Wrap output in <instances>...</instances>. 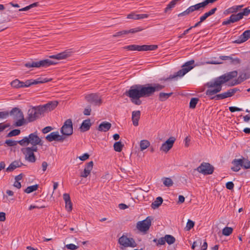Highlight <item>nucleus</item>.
<instances>
[{
    "label": "nucleus",
    "instance_id": "f257e3e1",
    "mask_svg": "<svg viewBox=\"0 0 250 250\" xmlns=\"http://www.w3.org/2000/svg\"><path fill=\"white\" fill-rule=\"evenodd\" d=\"M164 87V85L159 83L145 85L136 84L132 86L129 90L126 91L125 95L131 99H140L149 97L155 92L160 91Z\"/></svg>",
    "mask_w": 250,
    "mask_h": 250
},
{
    "label": "nucleus",
    "instance_id": "f03ea898",
    "mask_svg": "<svg viewBox=\"0 0 250 250\" xmlns=\"http://www.w3.org/2000/svg\"><path fill=\"white\" fill-rule=\"evenodd\" d=\"M237 74V71H231L208 82L206 84V86L208 89L206 91V95L210 96L220 92L222 90V84L236 77Z\"/></svg>",
    "mask_w": 250,
    "mask_h": 250
},
{
    "label": "nucleus",
    "instance_id": "7ed1b4c3",
    "mask_svg": "<svg viewBox=\"0 0 250 250\" xmlns=\"http://www.w3.org/2000/svg\"><path fill=\"white\" fill-rule=\"evenodd\" d=\"M19 144L22 146L26 147L29 145L32 146L31 147H37V146H42L43 145L42 141L38 136L37 132L24 137L22 139L19 141Z\"/></svg>",
    "mask_w": 250,
    "mask_h": 250
},
{
    "label": "nucleus",
    "instance_id": "20e7f679",
    "mask_svg": "<svg viewBox=\"0 0 250 250\" xmlns=\"http://www.w3.org/2000/svg\"><path fill=\"white\" fill-rule=\"evenodd\" d=\"M199 65L198 64H195V62L193 60L187 62L182 66L181 70H179L175 74L170 75L169 78H167L166 80L173 79L177 77H182L194 67Z\"/></svg>",
    "mask_w": 250,
    "mask_h": 250
},
{
    "label": "nucleus",
    "instance_id": "39448f33",
    "mask_svg": "<svg viewBox=\"0 0 250 250\" xmlns=\"http://www.w3.org/2000/svg\"><path fill=\"white\" fill-rule=\"evenodd\" d=\"M21 149L22 153L24 155L25 160L30 163H35L37 158L34 152L38 151L37 147L24 146Z\"/></svg>",
    "mask_w": 250,
    "mask_h": 250
},
{
    "label": "nucleus",
    "instance_id": "423d86ee",
    "mask_svg": "<svg viewBox=\"0 0 250 250\" xmlns=\"http://www.w3.org/2000/svg\"><path fill=\"white\" fill-rule=\"evenodd\" d=\"M56 61H52L49 59L42 60L39 62H28L26 63L24 65L26 67H46L51 65H55L57 63Z\"/></svg>",
    "mask_w": 250,
    "mask_h": 250
},
{
    "label": "nucleus",
    "instance_id": "0eeeda50",
    "mask_svg": "<svg viewBox=\"0 0 250 250\" xmlns=\"http://www.w3.org/2000/svg\"><path fill=\"white\" fill-rule=\"evenodd\" d=\"M218 0H205L202 2L189 6L185 11L187 15L195 11L203 10L209 4H212Z\"/></svg>",
    "mask_w": 250,
    "mask_h": 250
},
{
    "label": "nucleus",
    "instance_id": "6e6552de",
    "mask_svg": "<svg viewBox=\"0 0 250 250\" xmlns=\"http://www.w3.org/2000/svg\"><path fill=\"white\" fill-rule=\"evenodd\" d=\"M10 114L11 116H13L15 119L17 120L14 124L15 126H21L24 124V116L21 110L17 107L14 108L10 111Z\"/></svg>",
    "mask_w": 250,
    "mask_h": 250
},
{
    "label": "nucleus",
    "instance_id": "1a4fd4ad",
    "mask_svg": "<svg viewBox=\"0 0 250 250\" xmlns=\"http://www.w3.org/2000/svg\"><path fill=\"white\" fill-rule=\"evenodd\" d=\"M40 106H34L28 110L27 120L29 122H32L37 119L43 113Z\"/></svg>",
    "mask_w": 250,
    "mask_h": 250
},
{
    "label": "nucleus",
    "instance_id": "9d476101",
    "mask_svg": "<svg viewBox=\"0 0 250 250\" xmlns=\"http://www.w3.org/2000/svg\"><path fill=\"white\" fill-rule=\"evenodd\" d=\"M118 243L122 246L121 247L122 249L127 247L134 248L137 245L133 238H128L125 235H123L119 238Z\"/></svg>",
    "mask_w": 250,
    "mask_h": 250
},
{
    "label": "nucleus",
    "instance_id": "9b49d317",
    "mask_svg": "<svg viewBox=\"0 0 250 250\" xmlns=\"http://www.w3.org/2000/svg\"><path fill=\"white\" fill-rule=\"evenodd\" d=\"M61 132L63 135L70 136L73 134V124L70 119L66 120L61 128Z\"/></svg>",
    "mask_w": 250,
    "mask_h": 250
},
{
    "label": "nucleus",
    "instance_id": "f8f14e48",
    "mask_svg": "<svg viewBox=\"0 0 250 250\" xmlns=\"http://www.w3.org/2000/svg\"><path fill=\"white\" fill-rule=\"evenodd\" d=\"M151 217L148 216L146 219L138 222L136 224L137 229L141 232L147 231L151 226Z\"/></svg>",
    "mask_w": 250,
    "mask_h": 250
},
{
    "label": "nucleus",
    "instance_id": "ddd939ff",
    "mask_svg": "<svg viewBox=\"0 0 250 250\" xmlns=\"http://www.w3.org/2000/svg\"><path fill=\"white\" fill-rule=\"evenodd\" d=\"M199 173L204 175H209L213 173L214 167L208 163H202L197 168Z\"/></svg>",
    "mask_w": 250,
    "mask_h": 250
},
{
    "label": "nucleus",
    "instance_id": "4468645a",
    "mask_svg": "<svg viewBox=\"0 0 250 250\" xmlns=\"http://www.w3.org/2000/svg\"><path fill=\"white\" fill-rule=\"evenodd\" d=\"M85 98L87 102L95 105H100L102 103L101 97L96 93L87 94Z\"/></svg>",
    "mask_w": 250,
    "mask_h": 250
},
{
    "label": "nucleus",
    "instance_id": "2eb2a0df",
    "mask_svg": "<svg viewBox=\"0 0 250 250\" xmlns=\"http://www.w3.org/2000/svg\"><path fill=\"white\" fill-rule=\"evenodd\" d=\"M52 80L51 79H47L44 78H39L36 80H28L25 82H23L22 87H28L33 84H38L39 83H45L50 82Z\"/></svg>",
    "mask_w": 250,
    "mask_h": 250
},
{
    "label": "nucleus",
    "instance_id": "dca6fc26",
    "mask_svg": "<svg viewBox=\"0 0 250 250\" xmlns=\"http://www.w3.org/2000/svg\"><path fill=\"white\" fill-rule=\"evenodd\" d=\"M239 89L237 88H234L228 90L227 91L221 94H217L214 97H211L210 99L220 100L224 99L233 96Z\"/></svg>",
    "mask_w": 250,
    "mask_h": 250
},
{
    "label": "nucleus",
    "instance_id": "f3484780",
    "mask_svg": "<svg viewBox=\"0 0 250 250\" xmlns=\"http://www.w3.org/2000/svg\"><path fill=\"white\" fill-rule=\"evenodd\" d=\"M175 139L173 137H170L164 143H163L160 148V150L165 152L168 151L173 146Z\"/></svg>",
    "mask_w": 250,
    "mask_h": 250
},
{
    "label": "nucleus",
    "instance_id": "a211bd4d",
    "mask_svg": "<svg viewBox=\"0 0 250 250\" xmlns=\"http://www.w3.org/2000/svg\"><path fill=\"white\" fill-rule=\"evenodd\" d=\"M58 103L57 101H51L42 105H40L42 113L50 111L56 108Z\"/></svg>",
    "mask_w": 250,
    "mask_h": 250
},
{
    "label": "nucleus",
    "instance_id": "6ab92c4d",
    "mask_svg": "<svg viewBox=\"0 0 250 250\" xmlns=\"http://www.w3.org/2000/svg\"><path fill=\"white\" fill-rule=\"evenodd\" d=\"M250 38V30H247L244 31L242 34H241L237 40L233 41L234 43H241L247 41Z\"/></svg>",
    "mask_w": 250,
    "mask_h": 250
},
{
    "label": "nucleus",
    "instance_id": "aec40b11",
    "mask_svg": "<svg viewBox=\"0 0 250 250\" xmlns=\"http://www.w3.org/2000/svg\"><path fill=\"white\" fill-rule=\"evenodd\" d=\"M93 161L89 162L85 166L84 170L81 173L80 176L83 178H86L90 174L93 168Z\"/></svg>",
    "mask_w": 250,
    "mask_h": 250
},
{
    "label": "nucleus",
    "instance_id": "412c9836",
    "mask_svg": "<svg viewBox=\"0 0 250 250\" xmlns=\"http://www.w3.org/2000/svg\"><path fill=\"white\" fill-rule=\"evenodd\" d=\"M70 56V52L65 51L63 52L57 54L56 55L50 56V59H54L57 60L64 59Z\"/></svg>",
    "mask_w": 250,
    "mask_h": 250
},
{
    "label": "nucleus",
    "instance_id": "4be33fe9",
    "mask_svg": "<svg viewBox=\"0 0 250 250\" xmlns=\"http://www.w3.org/2000/svg\"><path fill=\"white\" fill-rule=\"evenodd\" d=\"M148 17V15L146 14H136L134 13H131L127 15V18L134 20H142Z\"/></svg>",
    "mask_w": 250,
    "mask_h": 250
},
{
    "label": "nucleus",
    "instance_id": "5701e85b",
    "mask_svg": "<svg viewBox=\"0 0 250 250\" xmlns=\"http://www.w3.org/2000/svg\"><path fill=\"white\" fill-rule=\"evenodd\" d=\"M233 167H231V169L235 172L238 171L242 167V161L241 159H235L232 162Z\"/></svg>",
    "mask_w": 250,
    "mask_h": 250
},
{
    "label": "nucleus",
    "instance_id": "b1692460",
    "mask_svg": "<svg viewBox=\"0 0 250 250\" xmlns=\"http://www.w3.org/2000/svg\"><path fill=\"white\" fill-rule=\"evenodd\" d=\"M111 127V124L107 122H103L100 124L98 127V130L102 132H106L108 131Z\"/></svg>",
    "mask_w": 250,
    "mask_h": 250
},
{
    "label": "nucleus",
    "instance_id": "393cba45",
    "mask_svg": "<svg viewBox=\"0 0 250 250\" xmlns=\"http://www.w3.org/2000/svg\"><path fill=\"white\" fill-rule=\"evenodd\" d=\"M23 164L21 161H15L13 162L6 168V171H12L17 167H21Z\"/></svg>",
    "mask_w": 250,
    "mask_h": 250
},
{
    "label": "nucleus",
    "instance_id": "a878e982",
    "mask_svg": "<svg viewBox=\"0 0 250 250\" xmlns=\"http://www.w3.org/2000/svg\"><path fill=\"white\" fill-rule=\"evenodd\" d=\"M141 112L140 111H134L132 113V121L134 126L138 125L139 120L140 118Z\"/></svg>",
    "mask_w": 250,
    "mask_h": 250
},
{
    "label": "nucleus",
    "instance_id": "bb28decb",
    "mask_svg": "<svg viewBox=\"0 0 250 250\" xmlns=\"http://www.w3.org/2000/svg\"><path fill=\"white\" fill-rule=\"evenodd\" d=\"M91 125L90 120H85L83 122L80 129L82 132H85L89 129Z\"/></svg>",
    "mask_w": 250,
    "mask_h": 250
},
{
    "label": "nucleus",
    "instance_id": "cd10ccee",
    "mask_svg": "<svg viewBox=\"0 0 250 250\" xmlns=\"http://www.w3.org/2000/svg\"><path fill=\"white\" fill-rule=\"evenodd\" d=\"M158 48L157 45H139L138 51L155 50Z\"/></svg>",
    "mask_w": 250,
    "mask_h": 250
},
{
    "label": "nucleus",
    "instance_id": "c85d7f7f",
    "mask_svg": "<svg viewBox=\"0 0 250 250\" xmlns=\"http://www.w3.org/2000/svg\"><path fill=\"white\" fill-rule=\"evenodd\" d=\"M58 138V132H52L46 136V139L49 142H52L53 141H57Z\"/></svg>",
    "mask_w": 250,
    "mask_h": 250
},
{
    "label": "nucleus",
    "instance_id": "c756f323",
    "mask_svg": "<svg viewBox=\"0 0 250 250\" xmlns=\"http://www.w3.org/2000/svg\"><path fill=\"white\" fill-rule=\"evenodd\" d=\"M247 79V75L246 73L242 74L239 76L238 77V80H234L233 82H232L230 85L233 86L235 85H237L239 83H240L241 82L244 81V80H246Z\"/></svg>",
    "mask_w": 250,
    "mask_h": 250
},
{
    "label": "nucleus",
    "instance_id": "7c9ffc66",
    "mask_svg": "<svg viewBox=\"0 0 250 250\" xmlns=\"http://www.w3.org/2000/svg\"><path fill=\"white\" fill-rule=\"evenodd\" d=\"M163 199L161 197H158L156 200L151 204V208L153 209L158 208L163 203Z\"/></svg>",
    "mask_w": 250,
    "mask_h": 250
},
{
    "label": "nucleus",
    "instance_id": "2f4dec72",
    "mask_svg": "<svg viewBox=\"0 0 250 250\" xmlns=\"http://www.w3.org/2000/svg\"><path fill=\"white\" fill-rule=\"evenodd\" d=\"M173 94L172 92L170 93H164L161 92L159 95V99L160 101H165L167 100L170 96Z\"/></svg>",
    "mask_w": 250,
    "mask_h": 250
},
{
    "label": "nucleus",
    "instance_id": "473e14b6",
    "mask_svg": "<svg viewBox=\"0 0 250 250\" xmlns=\"http://www.w3.org/2000/svg\"><path fill=\"white\" fill-rule=\"evenodd\" d=\"M150 146V143L146 140H143L141 141L140 143V146L141 151L147 148Z\"/></svg>",
    "mask_w": 250,
    "mask_h": 250
},
{
    "label": "nucleus",
    "instance_id": "72a5a7b5",
    "mask_svg": "<svg viewBox=\"0 0 250 250\" xmlns=\"http://www.w3.org/2000/svg\"><path fill=\"white\" fill-rule=\"evenodd\" d=\"M22 84H23V82H21L18 79H16L11 83V86L16 88H21Z\"/></svg>",
    "mask_w": 250,
    "mask_h": 250
},
{
    "label": "nucleus",
    "instance_id": "f704fd0d",
    "mask_svg": "<svg viewBox=\"0 0 250 250\" xmlns=\"http://www.w3.org/2000/svg\"><path fill=\"white\" fill-rule=\"evenodd\" d=\"M124 146L121 142L119 141L114 143L113 145L114 149L117 152H121Z\"/></svg>",
    "mask_w": 250,
    "mask_h": 250
},
{
    "label": "nucleus",
    "instance_id": "c9c22d12",
    "mask_svg": "<svg viewBox=\"0 0 250 250\" xmlns=\"http://www.w3.org/2000/svg\"><path fill=\"white\" fill-rule=\"evenodd\" d=\"M164 237L165 242L169 245L173 244L175 241V238L171 235L167 234Z\"/></svg>",
    "mask_w": 250,
    "mask_h": 250
},
{
    "label": "nucleus",
    "instance_id": "e433bc0d",
    "mask_svg": "<svg viewBox=\"0 0 250 250\" xmlns=\"http://www.w3.org/2000/svg\"><path fill=\"white\" fill-rule=\"evenodd\" d=\"M242 161V167L245 169L250 168V161L245 158L241 159Z\"/></svg>",
    "mask_w": 250,
    "mask_h": 250
},
{
    "label": "nucleus",
    "instance_id": "4c0bfd02",
    "mask_svg": "<svg viewBox=\"0 0 250 250\" xmlns=\"http://www.w3.org/2000/svg\"><path fill=\"white\" fill-rule=\"evenodd\" d=\"M243 7V5H236L232 6L229 9H228L226 12L228 14L233 13L234 12H236L238 11L241 7Z\"/></svg>",
    "mask_w": 250,
    "mask_h": 250
},
{
    "label": "nucleus",
    "instance_id": "58836bf2",
    "mask_svg": "<svg viewBox=\"0 0 250 250\" xmlns=\"http://www.w3.org/2000/svg\"><path fill=\"white\" fill-rule=\"evenodd\" d=\"M229 18L230 21L232 22V23H234L242 19L241 15L239 13L237 14H232L230 16Z\"/></svg>",
    "mask_w": 250,
    "mask_h": 250
},
{
    "label": "nucleus",
    "instance_id": "ea45409f",
    "mask_svg": "<svg viewBox=\"0 0 250 250\" xmlns=\"http://www.w3.org/2000/svg\"><path fill=\"white\" fill-rule=\"evenodd\" d=\"M234 55L230 56L229 60L230 61V63L233 65H237L241 63V60L238 58H234Z\"/></svg>",
    "mask_w": 250,
    "mask_h": 250
},
{
    "label": "nucleus",
    "instance_id": "a19ab883",
    "mask_svg": "<svg viewBox=\"0 0 250 250\" xmlns=\"http://www.w3.org/2000/svg\"><path fill=\"white\" fill-rule=\"evenodd\" d=\"M38 187V185L29 186L24 190V192L27 193H30L37 190Z\"/></svg>",
    "mask_w": 250,
    "mask_h": 250
},
{
    "label": "nucleus",
    "instance_id": "79ce46f5",
    "mask_svg": "<svg viewBox=\"0 0 250 250\" xmlns=\"http://www.w3.org/2000/svg\"><path fill=\"white\" fill-rule=\"evenodd\" d=\"M164 185L167 187H171L173 185V181L169 178H165L163 179Z\"/></svg>",
    "mask_w": 250,
    "mask_h": 250
},
{
    "label": "nucleus",
    "instance_id": "37998d69",
    "mask_svg": "<svg viewBox=\"0 0 250 250\" xmlns=\"http://www.w3.org/2000/svg\"><path fill=\"white\" fill-rule=\"evenodd\" d=\"M233 229L230 227H225L222 230V234L225 236H229L232 233Z\"/></svg>",
    "mask_w": 250,
    "mask_h": 250
},
{
    "label": "nucleus",
    "instance_id": "c03bdc74",
    "mask_svg": "<svg viewBox=\"0 0 250 250\" xmlns=\"http://www.w3.org/2000/svg\"><path fill=\"white\" fill-rule=\"evenodd\" d=\"M198 99L196 98H192L190 100V103H189V107L190 108H194L198 103Z\"/></svg>",
    "mask_w": 250,
    "mask_h": 250
},
{
    "label": "nucleus",
    "instance_id": "a18cd8bd",
    "mask_svg": "<svg viewBox=\"0 0 250 250\" xmlns=\"http://www.w3.org/2000/svg\"><path fill=\"white\" fill-rule=\"evenodd\" d=\"M144 30V28H143L141 27H137L131 29L130 30H127V34L131 33V34H134L136 33H137L140 31H142Z\"/></svg>",
    "mask_w": 250,
    "mask_h": 250
},
{
    "label": "nucleus",
    "instance_id": "49530a36",
    "mask_svg": "<svg viewBox=\"0 0 250 250\" xmlns=\"http://www.w3.org/2000/svg\"><path fill=\"white\" fill-rule=\"evenodd\" d=\"M176 3L172 0L170 2V3L167 5V7L165 9V12L166 13L168 12L169 11H170L171 9L174 7L175 6Z\"/></svg>",
    "mask_w": 250,
    "mask_h": 250
},
{
    "label": "nucleus",
    "instance_id": "de8ad7c7",
    "mask_svg": "<svg viewBox=\"0 0 250 250\" xmlns=\"http://www.w3.org/2000/svg\"><path fill=\"white\" fill-rule=\"evenodd\" d=\"M21 131L20 129H15L14 130H12L10 132L8 133L7 134L8 137H11L15 136L18 135L20 134Z\"/></svg>",
    "mask_w": 250,
    "mask_h": 250
},
{
    "label": "nucleus",
    "instance_id": "09e8293b",
    "mask_svg": "<svg viewBox=\"0 0 250 250\" xmlns=\"http://www.w3.org/2000/svg\"><path fill=\"white\" fill-rule=\"evenodd\" d=\"M153 241L155 243H156L157 246L158 245H163L166 243L165 241V237H161L159 239H154Z\"/></svg>",
    "mask_w": 250,
    "mask_h": 250
},
{
    "label": "nucleus",
    "instance_id": "8fccbe9b",
    "mask_svg": "<svg viewBox=\"0 0 250 250\" xmlns=\"http://www.w3.org/2000/svg\"><path fill=\"white\" fill-rule=\"evenodd\" d=\"M5 143L7 145V146H16L18 144H19V141H14L12 140L8 139L6 140L5 142Z\"/></svg>",
    "mask_w": 250,
    "mask_h": 250
},
{
    "label": "nucleus",
    "instance_id": "3c124183",
    "mask_svg": "<svg viewBox=\"0 0 250 250\" xmlns=\"http://www.w3.org/2000/svg\"><path fill=\"white\" fill-rule=\"evenodd\" d=\"M125 49L131 50V51H138L139 45L133 44L130 45L128 46H126L125 47Z\"/></svg>",
    "mask_w": 250,
    "mask_h": 250
},
{
    "label": "nucleus",
    "instance_id": "603ef678",
    "mask_svg": "<svg viewBox=\"0 0 250 250\" xmlns=\"http://www.w3.org/2000/svg\"><path fill=\"white\" fill-rule=\"evenodd\" d=\"M127 30H123L117 32L113 35V37H124L125 35H127Z\"/></svg>",
    "mask_w": 250,
    "mask_h": 250
},
{
    "label": "nucleus",
    "instance_id": "864d4df0",
    "mask_svg": "<svg viewBox=\"0 0 250 250\" xmlns=\"http://www.w3.org/2000/svg\"><path fill=\"white\" fill-rule=\"evenodd\" d=\"M194 226V222L190 220H188L187 223L186 228L187 230H189L193 228Z\"/></svg>",
    "mask_w": 250,
    "mask_h": 250
},
{
    "label": "nucleus",
    "instance_id": "5fc2aeb1",
    "mask_svg": "<svg viewBox=\"0 0 250 250\" xmlns=\"http://www.w3.org/2000/svg\"><path fill=\"white\" fill-rule=\"evenodd\" d=\"M65 203V208L68 211L70 212L72 209V204L71 201L66 202Z\"/></svg>",
    "mask_w": 250,
    "mask_h": 250
},
{
    "label": "nucleus",
    "instance_id": "6e6d98bb",
    "mask_svg": "<svg viewBox=\"0 0 250 250\" xmlns=\"http://www.w3.org/2000/svg\"><path fill=\"white\" fill-rule=\"evenodd\" d=\"M239 13L241 15L242 19L244 16H248L250 13V9H249V8H246L243 9V11L242 12H240Z\"/></svg>",
    "mask_w": 250,
    "mask_h": 250
},
{
    "label": "nucleus",
    "instance_id": "4d7b16f0",
    "mask_svg": "<svg viewBox=\"0 0 250 250\" xmlns=\"http://www.w3.org/2000/svg\"><path fill=\"white\" fill-rule=\"evenodd\" d=\"M65 248L71 250H75L78 248V247L73 244H69L65 245Z\"/></svg>",
    "mask_w": 250,
    "mask_h": 250
},
{
    "label": "nucleus",
    "instance_id": "13d9d810",
    "mask_svg": "<svg viewBox=\"0 0 250 250\" xmlns=\"http://www.w3.org/2000/svg\"><path fill=\"white\" fill-rule=\"evenodd\" d=\"M91 111L90 106H87L83 111V114L85 115H90Z\"/></svg>",
    "mask_w": 250,
    "mask_h": 250
},
{
    "label": "nucleus",
    "instance_id": "bf43d9fd",
    "mask_svg": "<svg viewBox=\"0 0 250 250\" xmlns=\"http://www.w3.org/2000/svg\"><path fill=\"white\" fill-rule=\"evenodd\" d=\"M9 113L7 111L0 112V119H6L9 116Z\"/></svg>",
    "mask_w": 250,
    "mask_h": 250
},
{
    "label": "nucleus",
    "instance_id": "052dcab7",
    "mask_svg": "<svg viewBox=\"0 0 250 250\" xmlns=\"http://www.w3.org/2000/svg\"><path fill=\"white\" fill-rule=\"evenodd\" d=\"M229 110L231 112H234L235 111H242L243 109L242 108H238V107H235V106H230V107H229Z\"/></svg>",
    "mask_w": 250,
    "mask_h": 250
},
{
    "label": "nucleus",
    "instance_id": "680f3d73",
    "mask_svg": "<svg viewBox=\"0 0 250 250\" xmlns=\"http://www.w3.org/2000/svg\"><path fill=\"white\" fill-rule=\"evenodd\" d=\"M216 10H217V8L214 7V8L211 9V10H210L209 11L206 12L205 13L207 15V16H208L209 17V16L213 15L215 13V12L216 11Z\"/></svg>",
    "mask_w": 250,
    "mask_h": 250
},
{
    "label": "nucleus",
    "instance_id": "e2e57ef3",
    "mask_svg": "<svg viewBox=\"0 0 250 250\" xmlns=\"http://www.w3.org/2000/svg\"><path fill=\"white\" fill-rule=\"evenodd\" d=\"M226 186L227 189L231 190L234 188V184L232 182H228L226 183Z\"/></svg>",
    "mask_w": 250,
    "mask_h": 250
},
{
    "label": "nucleus",
    "instance_id": "0e129e2a",
    "mask_svg": "<svg viewBox=\"0 0 250 250\" xmlns=\"http://www.w3.org/2000/svg\"><path fill=\"white\" fill-rule=\"evenodd\" d=\"M89 157V155L87 153H84L82 156H81L79 157V159L81 161H85Z\"/></svg>",
    "mask_w": 250,
    "mask_h": 250
},
{
    "label": "nucleus",
    "instance_id": "69168bd1",
    "mask_svg": "<svg viewBox=\"0 0 250 250\" xmlns=\"http://www.w3.org/2000/svg\"><path fill=\"white\" fill-rule=\"evenodd\" d=\"M199 244L200 245L201 244V240L200 239H199L197 240L196 241L193 242V243L192 244L191 248L192 249H194V248L198 246Z\"/></svg>",
    "mask_w": 250,
    "mask_h": 250
},
{
    "label": "nucleus",
    "instance_id": "338daca9",
    "mask_svg": "<svg viewBox=\"0 0 250 250\" xmlns=\"http://www.w3.org/2000/svg\"><path fill=\"white\" fill-rule=\"evenodd\" d=\"M52 129V127L51 126H46L43 128L42 130V132L44 134H46L49 132H50Z\"/></svg>",
    "mask_w": 250,
    "mask_h": 250
},
{
    "label": "nucleus",
    "instance_id": "774afa93",
    "mask_svg": "<svg viewBox=\"0 0 250 250\" xmlns=\"http://www.w3.org/2000/svg\"><path fill=\"white\" fill-rule=\"evenodd\" d=\"M63 198L65 203L71 201L70 196L68 193H64L63 195Z\"/></svg>",
    "mask_w": 250,
    "mask_h": 250
}]
</instances>
